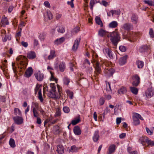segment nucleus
<instances>
[{
	"label": "nucleus",
	"mask_w": 154,
	"mask_h": 154,
	"mask_svg": "<svg viewBox=\"0 0 154 154\" xmlns=\"http://www.w3.org/2000/svg\"><path fill=\"white\" fill-rule=\"evenodd\" d=\"M109 37L110 38V40L112 44L114 46H116L120 39V37L118 32L116 31L110 32L109 34Z\"/></svg>",
	"instance_id": "obj_1"
},
{
	"label": "nucleus",
	"mask_w": 154,
	"mask_h": 154,
	"mask_svg": "<svg viewBox=\"0 0 154 154\" xmlns=\"http://www.w3.org/2000/svg\"><path fill=\"white\" fill-rule=\"evenodd\" d=\"M92 59L91 60V62L94 65V63H95V67L96 71L95 72L97 75L100 74L101 71L100 68V66L99 62L96 59L98 57V55L95 52L93 53L92 55Z\"/></svg>",
	"instance_id": "obj_2"
},
{
	"label": "nucleus",
	"mask_w": 154,
	"mask_h": 154,
	"mask_svg": "<svg viewBox=\"0 0 154 154\" xmlns=\"http://www.w3.org/2000/svg\"><path fill=\"white\" fill-rule=\"evenodd\" d=\"M132 79L133 80L132 85L134 86H137L140 83V78L137 75H135L132 76Z\"/></svg>",
	"instance_id": "obj_3"
},
{
	"label": "nucleus",
	"mask_w": 154,
	"mask_h": 154,
	"mask_svg": "<svg viewBox=\"0 0 154 154\" xmlns=\"http://www.w3.org/2000/svg\"><path fill=\"white\" fill-rule=\"evenodd\" d=\"M58 91L59 92V94H56V92H53L52 91H50V97L52 98H54L55 100L59 99L60 98L61 96L60 90L58 89Z\"/></svg>",
	"instance_id": "obj_4"
},
{
	"label": "nucleus",
	"mask_w": 154,
	"mask_h": 154,
	"mask_svg": "<svg viewBox=\"0 0 154 154\" xmlns=\"http://www.w3.org/2000/svg\"><path fill=\"white\" fill-rule=\"evenodd\" d=\"M34 75L36 79L38 81H42L44 79V75L43 74L41 73L40 71L35 73Z\"/></svg>",
	"instance_id": "obj_5"
},
{
	"label": "nucleus",
	"mask_w": 154,
	"mask_h": 154,
	"mask_svg": "<svg viewBox=\"0 0 154 154\" xmlns=\"http://www.w3.org/2000/svg\"><path fill=\"white\" fill-rule=\"evenodd\" d=\"M13 119L15 123L17 125H20L23 122V119L20 116H16V117H13Z\"/></svg>",
	"instance_id": "obj_6"
},
{
	"label": "nucleus",
	"mask_w": 154,
	"mask_h": 154,
	"mask_svg": "<svg viewBox=\"0 0 154 154\" xmlns=\"http://www.w3.org/2000/svg\"><path fill=\"white\" fill-rule=\"evenodd\" d=\"M81 38H77L75 41L73 45L72 48V50L74 51H76L78 49L79 45Z\"/></svg>",
	"instance_id": "obj_7"
},
{
	"label": "nucleus",
	"mask_w": 154,
	"mask_h": 154,
	"mask_svg": "<svg viewBox=\"0 0 154 154\" xmlns=\"http://www.w3.org/2000/svg\"><path fill=\"white\" fill-rule=\"evenodd\" d=\"M127 57L128 56L127 55H125L121 57L119 60V64L121 66L125 64L126 62Z\"/></svg>",
	"instance_id": "obj_8"
},
{
	"label": "nucleus",
	"mask_w": 154,
	"mask_h": 154,
	"mask_svg": "<svg viewBox=\"0 0 154 154\" xmlns=\"http://www.w3.org/2000/svg\"><path fill=\"white\" fill-rule=\"evenodd\" d=\"M33 72V70L31 67H29L26 71L25 73V76L29 78L32 74Z\"/></svg>",
	"instance_id": "obj_9"
},
{
	"label": "nucleus",
	"mask_w": 154,
	"mask_h": 154,
	"mask_svg": "<svg viewBox=\"0 0 154 154\" xmlns=\"http://www.w3.org/2000/svg\"><path fill=\"white\" fill-rule=\"evenodd\" d=\"M148 138L146 137H141L139 140L140 142L144 146H146V143H147Z\"/></svg>",
	"instance_id": "obj_10"
},
{
	"label": "nucleus",
	"mask_w": 154,
	"mask_h": 154,
	"mask_svg": "<svg viewBox=\"0 0 154 154\" xmlns=\"http://www.w3.org/2000/svg\"><path fill=\"white\" fill-rule=\"evenodd\" d=\"M98 34L101 37H103L107 35V36L109 37V34L108 33V32L102 29H101L99 30Z\"/></svg>",
	"instance_id": "obj_11"
},
{
	"label": "nucleus",
	"mask_w": 154,
	"mask_h": 154,
	"mask_svg": "<svg viewBox=\"0 0 154 154\" xmlns=\"http://www.w3.org/2000/svg\"><path fill=\"white\" fill-rule=\"evenodd\" d=\"M56 56L55 51L54 50L50 51V54L48 56L47 59L48 60L53 59Z\"/></svg>",
	"instance_id": "obj_12"
},
{
	"label": "nucleus",
	"mask_w": 154,
	"mask_h": 154,
	"mask_svg": "<svg viewBox=\"0 0 154 154\" xmlns=\"http://www.w3.org/2000/svg\"><path fill=\"white\" fill-rule=\"evenodd\" d=\"M9 24V23L6 17H4L2 18L1 21V25L2 26L5 27L6 25H8Z\"/></svg>",
	"instance_id": "obj_13"
},
{
	"label": "nucleus",
	"mask_w": 154,
	"mask_h": 154,
	"mask_svg": "<svg viewBox=\"0 0 154 154\" xmlns=\"http://www.w3.org/2000/svg\"><path fill=\"white\" fill-rule=\"evenodd\" d=\"M65 40V38L64 37H62L60 38H57L54 42L55 45H58L63 43Z\"/></svg>",
	"instance_id": "obj_14"
},
{
	"label": "nucleus",
	"mask_w": 154,
	"mask_h": 154,
	"mask_svg": "<svg viewBox=\"0 0 154 154\" xmlns=\"http://www.w3.org/2000/svg\"><path fill=\"white\" fill-rule=\"evenodd\" d=\"M132 25L130 23H127L124 24L122 28L123 29L127 31H129L132 28Z\"/></svg>",
	"instance_id": "obj_15"
},
{
	"label": "nucleus",
	"mask_w": 154,
	"mask_h": 154,
	"mask_svg": "<svg viewBox=\"0 0 154 154\" xmlns=\"http://www.w3.org/2000/svg\"><path fill=\"white\" fill-rule=\"evenodd\" d=\"M73 132L76 135H79L81 133V131L78 126H76L74 128Z\"/></svg>",
	"instance_id": "obj_16"
},
{
	"label": "nucleus",
	"mask_w": 154,
	"mask_h": 154,
	"mask_svg": "<svg viewBox=\"0 0 154 154\" xmlns=\"http://www.w3.org/2000/svg\"><path fill=\"white\" fill-rule=\"evenodd\" d=\"M27 57L29 59H33L36 57V54L34 51H31L27 54Z\"/></svg>",
	"instance_id": "obj_17"
},
{
	"label": "nucleus",
	"mask_w": 154,
	"mask_h": 154,
	"mask_svg": "<svg viewBox=\"0 0 154 154\" xmlns=\"http://www.w3.org/2000/svg\"><path fill=\"white\" fill-rule=\"evenodd\" d=\"M57 151L60 154H62L64 152V149L63 146L61 145H59L57 146Z\"/></svg>",
	"instance_id": "obj_18"
},
{
	"label": "nucleus",
	"mask_w": 154,
	"mask_h": 154,
	"mask_svg": "<svg viewBox=\"0 0 154 154\" xmlns=\"http://www.w3.org/2000/svg\"><path fill=\"white\" fill-rule=\"evenodd\" d=\"M149 48V47L146 45H143L140 47L139 48V51L140 52H143L146 51Z\"/></svg>",
	"instance_id": "obj_19"
},
{
	"label": "nucleus",
	"mask_w": 154,
	"mask_h": 154,
	"mask_svg": "<svg viewBox=\"0 0 154 154\" xmlns=\"http://www.w3.org/2000/svg\"><path fill=\"white\" fill-rule=\"evenodd\" d=\"M103 53L105 54H107L108 57H110L111 51L108 48H105L103 49Z\"/></svg>",
	"instance_id": "obj_20"
},
{
	"label": "nucleus",
	"mask_w": 154,
	"mask_h": 154,
	"mask_svg": "<svg viewBox=\"0 0 154 154\" xmlns=\"http://www.w3.org/2000/svg\"><path fill=\"white\" fill-rule=\"evenodd\" d=\"M99 137L98 131H95L93 137L94 141L95 142H97L98 140Z\"/></svg>",
	"instance_id": "obj_21"
},
{
	"label": "nucleus",
	"mask_w": 154,
	"mask_h": 154,
	"mask_svg": "<svg viewBox=\"0 0 154 154\" xmlns=\"http://www.w3.org/2000/svg\"><path fill=\"white\" fill-rule=\"evenodd\" d=\"M59 66L60 71L61 72H63L66 67L65 63L63 62L60 63Z\"/></svg>",
	"instance_id": "obj_22"
},
{
	"label": "nucleus",
	"mask_w": 154,
	"mask_h": 154,
	"mask_svg": "<svg viewBox=\"0 0 154 154\" xmlns=\"http://www.w3.org/2000/svg\"><path fill=\"white\" fill-rule=\"evenodd\" d=\"M115 146L114 145L110 146L109 148V151L107 152L108 154H111L114 152L115 149Z\"/></svg>",
	"instance_id": "obj_23"
},
{
	"label": "nucleus",
	"mask_w": 154,
	"mask_h": 154,
	"mask_svg": "<svg viewBox=\"0 0 154 154\" xmlns=\"http://www.w3.org/2000/svg\"><path fill=\"white\" fill-rule=\"evenodd\" d=\"M118 25L117 22L116 21H113L111 22L109 25V27L110 28H115Z\"/></svg>",
	"instance_id": "obj_24"
},
{
	"label": "nucleus",
	"mask_w": 154,
	"mask_h": 154,
	"mask_svg": "<svg viewBox=\"0 0 154 154\" xmlns=\"http://www.w3.org/2000/svg\"><path fill=\"white\" fill-rule=\"evenodd\" d=\"M127 91L126 88L124 87H122L118 91V93L120 94H125Z\"/></svg>",
	"instance_id": "obj_25"
},
{
	"label": "nucleus",
	"mask_w": 154,
	"mask_h": 154,
	"mask_svg": "<svg viewBox=\"0 0 154 154\" xmlns=\"http://www.w3.org/2000/svg\"><path fill=\"white\" fill-rule=\"evenodd\" d=\"M96 23L99 25H100L101 27L103 26V24L100 17H97L95 18Z\"/></svg>",
	"instance_id": "obj_26"
},
{
	"label": "nucleus",
	"mask_w": 154,
	"mask_h": 154,
	"mask_svg": "<svg viewBox=\"0 0 154 154\" xmlns=\"http://www.w3.org/2000/svg\"><path fill=\"white\" fill-rule=\"evenodd\" d=\"M131 20L132 22L133 23L136 24L138 20L137 16L135 14H133L131 17Z\"/></svg>",
	"instance_id": "obj_27"
},
{
	"label": "nucleus",
	"mask_w": 154,
	"mask_h": 154,
	"mask_svg": "<svg viewBox=\"0 0 154 154\" xmlns=\"http://www.w3.org/2000/svg\"><path fill=\"white\" fill-rule=\"evenodd\" d=\"M110 12H111L112 16H113L114 14L117 15H120L121 13V11L119 9L116 10H112L110 11Z\"/></svg>",
	"instance_id": "obj_28"
},
{
	"label": "nucleus",
	"mask_w": 154,
	"mask_h": 154,
	"mask_svg": "<svg viewBox=\"0 0 154 154\" xmlns=\"http://www.w3.org/2000/svg\"><path fill=\"white\" fill-rule=\"evenodd\" d=\"M136 64L137 65V67L138 68H142L144 66V63L143 62L140 60H137L136 62Z\"/></svg>",
	"instance_id": "obj_29"
},
{
	"label": "nucleus",
	"mask_w": 154,
	"mask_h": 154,
	"mask_svg": "<svg viewBox=\"0 0 154 154\" xmlns=\"http://www.w3.org/2000/svg\"><path fill=\"white\" fill-rule=\"evenodd\" d=\"M14 112L15 115L17 116H21V111L18 108H15L14 109Z\"/></svg>",
	"instance_id": "obj_30"
},
{
	"label": "nucleus",
	"mask_w": 154,
	"mask_h": 154,
	"mask_svg": "<svg viewBox=\"0 0 154 154\" xmlns=\"http://www.w3.org/2000/svg\"><path fill=\"white\" fill-rule=\"evenodd\" d=\"M9 144L10 146L12 148H14L16 146L15 141L13 138H11L10 139Z\"/></svg>",
	"instance_id": "obj_31"
},
{
	"label": "nucleus",
	"mask_w": 154,
	"mask_h": 154,
	"mask_svg": "<svg viewBox=\"0 0 154 154\" xmlns=\"http://www.w3.org/2000/svg\"><path fill=\"white\" fill-rule=\"evenodd\" d=\"M63 81L64 84L66 85H69L70 82V80L67 77H64L63 78Z\"/></svg>",
	"instance_id": "obj_32"
},
{
	"label": "nucleus",
	"mask_w": 154,
	"mask_h": 154,
	"mask_svg": "<svg viewBox=\"0 0 154 154\" xmlns=\"http://www.w3.org/2000/svg\"><path fill=\"white\" fill-rule=\"evenodd\" d=\"M130 90L132 93L134 94H137L138 92V89L136 88L131 87L130 88Z\"/></svg>",
	"instance_id": "obj_33"
},
{
	"label": "nucleus",
	"mask_w": 154,
	"mask_h": 154,
	"mask_svg": "<svg viewBox=\"0 0 154 154\" xmlns=\"http://www.w3.org/2000/svg\"><path fill=\"white\" fill-rule=\"evenodd\" d=\"M32 112L33 113V116L35 117H38L39 114L35 107L33 108Z\"/></svg>",
	"instance_id": "obj_34"
},
{
	"label": "nucleus",
	"mask_w": 154,
	"mask_h": 154,
	"mask_svg": "<svg viewBox=\"0 0 154 154\" xmlns=\"http://www.w3.org/2000/svg\"><path fill=\"white\" fill-rule=\"evenodd\" d=\"M57 31L59 33H63L65 32V28L63 26H59L57 29Z\"/></svg>",
	"instance_id": "obj_35"
},
{
	"label": "nucleus",
	"mask_w": 154,
	"mask_h": 154,
	"mask_svg": "<svg viewBox=\"0 0 154 154\" xmlns=\"http://www.w3.org/2000/svg\"><path fill=\"white\" fill-rule=\"evenodd\" d=\"M136 118V119H140L141 120H143V119L141 117V115L139 114L135 113H134V115L133 116V118Z\"/></svg>",
	"instance_id": "obj_36"
},
{
	"label": "nucleus",
	"mask_w": 154,
	"mask_h": 154,
	"mask_svg": "<svg viewBox=\"0 0 154 154\" xmlns=\"http://www.w3.org/2000/svg\"><path fill=\"white\" fill-rule=\"evenodd\" d=\"M136 118V119H140L141 120H143V119L141 117V115L139 114L135 113H134V115L133 116V118Z\"/></svg>",
	"instance_id": "obj_37"
},
{
	"label": "nucleus",
	"mask_w": 154,
	"mask_h": 154,
	"mask_svg": "<svg viewBox=\"0 0 154 154\" xmlns=\"http://www.w3.org/2000/svg\"><path fill=\"white\" fill-rule=\"evenodd\" d=\"M38 98L40 100V101L42 102H43V98L42 95V90L41 89L39 90L38 92Z\"/></svg>",
	"instance_id": "obj_38"
},
{
	"label": "nucleus",
	"mask_w": 154,
	"mask_h": 154,
	"mask_svg": "<svg viewBox=\"0 0 154 154\" xmlns=\"http://www.w3.org/2000/svg\"><path fill=\"white\" fill-rule=\"evenodd\" d=\"M134 124L135 125H137L140 124V121L139 119H136V118H133Z\"/></svg>",
	"instance_id": "obj_39"
},
{
	"label": "nucleus",
	"mask_w": 154,
	"mask_h": 154,
	"mask_svg": "<svg viewBox=\"0 0 154 154\" xmlns=\"http://www.w3.org/2000/svg\"><path fill=\"white\" fill-rule=\"evenodd\" d=\"M114 72V70L112 69H111L108 70L107 71V75L109 76H112L113 75Z\"/></svg>",
	"instance_id": "obj_40"
},
{
	"label": "nucleus",
	"mask_w": 154,
	"mask_h": 154,
	"mask_svg": "<svg viewBox=\"0 0 154 154\" xmlns=\"http://www.w3.org/2000/svg\"><path fill=\"white\" fill-rule=\"evenodd\" d=\"M78 148L75 146L73 145L71 147L70 151L72 152H75L77 151Z\"/></svg>",
	"instance_id": "obj_41"
},
{
	"label": "nucleus",
	"mask_w": 154,
	"mask_h": 154,
	"mask_svg": "<svg viewBox=\"0 0 154 154\" xmlns=\"http://www.w3.org/2000/svg\"><path fill=\"white\" fill-rule=\"evenodd\" d=\"M80 121L79 118H78L76 119L72 120V121L71 124L73 125H75L78 123Z\"/></svg>",
	"instance_id": "obj_42"
},
{
	"label": "nucleus",
	"mask_w": 154,
	"mask_h": 154,
	"mask_svg": "<svg viewBox=\"0 0 154 154\" xmlns=\"http://www.w3.org/2000/svg\"><path fill=\"white\" fill-rule=\"evenodd\" d=\"M147 145H146V146H147L148 145H150L152 146H154V141H152L151 140H150L149 139H148V140L147 141Z\"/></svg>",
	"instance_id": "obj_43"
},
{
	"label": "nucleus",
	"mask_w": 154,
	"mask_h": 154,
	"mask_svg": "<svg viewBox=\"0 0 154 154\" xmlns=\"http://www.w3.org/2000/svg\"><path fill=\"white\" fill-rule=\"evenodd\" d=\"M80 30V28L79 27H77L75 28L72 30V32L73 34L76 33Z\"/></svg>",
	"instance_id": "obj_44"
},
{
	"label": "nucleus",
	"mask_w": 154,
	"mask_h": 154,
	"mask_svg": "<svg viewBox=\"0 0 154 154\" xmlns=\"http://www.w3.org/2000/svg\"><path fill=\"white\" fill-rule=\"evenodd\" d=\"M143 2L145 4H147L149 6H152L153 4L152 1L150 0H144Z\"/></svg>",
	"instance_id": "obj_45"
},
{
	"label": "nucleus",
	"mask_w": 154,
	"mask_h": 154,
	"mask_svg": "<svg viewBox=\"0 0 154 154\" xmlns=\"http://www.w3.org/2000/svg\"><path fill=\"white\" fill-rule=\"evenodd\" d=\"M95 4L94 0H91L90 2V8L91 10H93V6Z\"/></svg>",
	"instance_id": "obj_46"
},
{
	"label": "nucleus",
	"mask_w": 154,
	"mask_h": 154,
	"mask_svg": "<svg viewBox=\"0 0 154 154\" xmlns=\"http://www.w3.org/2000/svg\"><path fill=\"white\" fill-rule=\"evenodd\" d=\"M67 94L69 97L71 99H72L73 97V93L72 92L68 91L67 92Z\"/></svg>",
	"instance_id": "obj_47"
},
{
	"label": "nucleus",
	"mask_w": 154,
	"mask_h": 154,
	"mask_svg": "<svg viewBox=\"0 0 154 154\" xmlns=\"http://www.w3.org/2000/svg\"><path fill=\"white\" fill-rule=\"evenodd\" d=\"M63 110L66 113H68L69 112L70 109L67 106H64L63 107Z\"/></svg>",
	"instance_id": "obj_48"
},
{
	"label": "nucleus",
	"mask_w": 154,
	"mask_h": 154,
	"mask_svg": "<svg viewBox=\"0 0 154 154\" xmlns=\"http://www.w3.org/2000/svg\"><path fill=\"white\" fill-rule=\"evenodd\" d=\"M149 33L151 38H153L154 37V32L152 29L150 28L149 29Z\"/></svg>",
	"instance_id": "obj_49"
},
{
	"label": "nucleus",
	"mask_w": 154,
	"mask_h": 154,
	"mask_svg": "<svg viewBox=\"0 0 154 154\" xmlns=\"http://www.w3.org/2000/svg\"><path fill=\"white\" fill-rule=\"evenodd\" d=\"M50 87L51 88V90L50 91H52L53 92H56V87L54 84H51Z\"/></svg>",
	"instance_id": "obj_50"
},
{
	"label": "nucleus",
	"mask_w": 154,
	"mask_h": 154,
	"mask_svg": "<svg viewBox=\"0 0 154 154\" xmlns=\"http://www.w3.org/2000/svg\"><path fill=\"white\" fill-rule=\"evenodd\" d=\"M105 102V100L104 98L103 97H101L99 101V104L100 105H102L104 104Z\"/></svg>",
	"instance_id": "obj_51"
},
{
	"label": "nucleus",
	"mask_w": 154,
	"mask_h": 154,
	"mask_svg": "<svg viewBox=\"0 0 154 154\" xmlns=\"http://www.w3.org/2000/svg\"><path fill=\"white\" fill-rule=\"evenodd\" d=\"M48 18L49 20L53 18V15L50 11H48L47 12Z\"/></svg>",
	"instance_id": "obj_52"
},
{
	"label": "nucleus",
	"mask_w": 154,
	"mask_h": 154,
	"mask_svg": "<svg viewBox=\"0 0 154 154\" xmlns=\"http://www.w3.org/2000/svg\"><path fill=\"white\" fill-rule=\"evenodd\" d=\"M61 110L60 109L58 108L56 112L55 115L56 116L58 117L60 116L61 115Z\"/></svg>",
	"instance_id": "obj_53"
},
{
	"label": "nucleus",
	"mask_w": 154,
	"mask_h": 154,
	"mask_svg": "<svg viewBox=\"0 0 154 154\" xmlns=\"http://www.w3.org/2000/svg\"><path fill=\"white\" fill-rule=\"evenodd\" d=\"M11 39V37L10 35H5L3 39V41L4 42H6L7 40H10Z\"/></svg>",
	"instance_id": "obj_54"
},
{
	"label": "nucleus",
	"mask_w": 154,
	"mask_h": 154,
	"mask_svg": "<svg viewBox=\"0 0 154 154\" xmlns=\"http://www.w3.org/2000/svg\"><path fill=\"white\" fill-rule=\"evenodd\" d=\"M44 4V5L47 8H50L51 7L49 3L47 1L45 2Z\"/></svg>",
	"instance_id": "obj_55"
},
{
	"label": "nucleus",
	"mask_w": 154,
	"mask_h": 154,
	"mask_svg": "<svg viewBox=\"0 0 154 154\" xmlns=\"http://www.w3.org/2000/svg\"><path fill=\"white\" fill-rule=\"evenodd\" d=\"M119 49L122 52H125L126 50V47L123 46H120L119 47Z\"/></svg>",
	"instance_id": "obj_56"
},
{
	"label": "nucleus",
	"mask_w": 154,
	"mask_h": 154,
	"mask_svg": "<svg viewBox=\"0 0 154 154\" xmlns=\"http://www.w3.org/2000/svg\"><path fill=\"white\" fill-rule=\"evenodd\" d=\"M2 66H1L0 68L2 70H4V69L7 67L6 64L5 63H4L3 61H2Z\"/></svg>",
	"instance_id": "obj_57"
},
{
	"label": "nucleus",
	"mask_w": 154,
	"mask_h": 154,
	"mask_svg": "<svg viewBox=\"0 0 154 154\" xmlns=\"http://www.w3.org/2000/svg\"><path fill=\"white\" fill-rule=\"evenodd\" d=\"M74 0H71V1H68L67 2V4L70 5L72 8H73L74 7V4L73 3Z\"/></svg>",
	"instance_id": "obj_58"
},
{
	"label": "nucleus",
	"mask_w": 154,
	"mask_h": 154,
	"mask_svg": "<svg viewBox=\"0 0 154 154\" xmlns=\"http://www.w3.org/2000/svg\"><path fill=\"white\" fill-rule=\"evenodd\" d=\"M50 73L51 74V77L50 78V79L52 80H54L56 81H57V79L55 78L54 77V76L53 73V72L51 71H50Z\"/></svg>",
	"instance_id": "obj_59"
},
{
	"label": "nucleus",
	"mask_w": 154,
	"mask_h": 154,
	"mask_svg": "<svg viewBox=\"0 0 154 154\" xmlns=\"http://www.w3.org/2000/svg\"><path fill=\"white\" fill-rule=\"evenodd\" d=\"M21 57H17L16 58L17 60V61L18 62V63L20 64L23 65V62L20 60V58Z\"/></svg>",
	"instance_id": "obj_60"
},
{
	"label": "nucleus",
	"mask_w": 154,
	"mask_h": 154,
	"mask_svg": "<svg viewBox=\"0 0 154 154\" xmlns=\"http://www.w3.org/2000/svg\"><path fill=\"white\" fill-rule=\"evenodd\" d=\"M21 44L23 46L26 48L28 46V44L27 42H25L24 41H22L21 42Z\"/></svg>",
	"instance_id": "obj_61"
},
{
	"label": "nucleus",
	"mask_w": 154,
	"mask_h": 154,
	"mask_svg": "<svg viewBox=\"0 0 154 154\" xmlns=\"http://www.w3.org/2000/svg\"><path fill=\"white\" fill-rule=\"evenodd\" d=\"M146 97L148 98H150L151 97L150 92H149V91H147L146 93Z\"/></svg>",
	"instance_id": "obj_62"
},
{
	"label": "nucleus",
	"mask_w": 154,
	"mask_h": 154,
	"mask_svg": "<svg viewBox=\"0 0 154 154\" xmlns=\"http://www.w3.org/2000/svg\"><path fill=\"white\" fill-rule=\"evenodd\" d=\"M121 122V118H117L116 119V123L117 125H119Z\"/></svg>",
	"instance_id": "obj_63"
},
{
	"label": "nucleus",
	"mask_w": 154,
	"mask_h": 154,
	"mask_svg": "<svg viewBox=\"0 0 154 154\" xmlns=\"http://www.w3.org/2000/svg\"><path fill=\"white\" fill-rule=\"evenodd\" d=\"M102 4L104 6L106 7L108 5V3L105 0L102 1Z\"/></svg>",
	"instance_id": "obj_64"
}]
</instances>
